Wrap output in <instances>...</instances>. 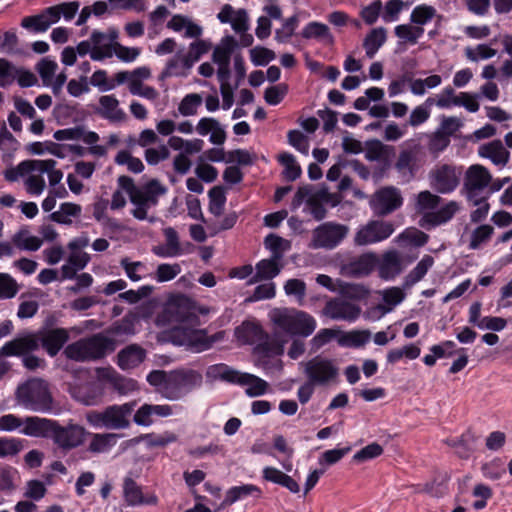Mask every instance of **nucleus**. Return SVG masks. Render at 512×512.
<instances>
[{"mask_svg": "<svg viewBox=\"0 0 512 512\" xmlns=\"http://www.w3.org/2000/svg\"><path fill=\"white\" fill-rule=\"evenodd\" d=\"M119 189L116 190L111 199L110 207L118 210L126 205V198L121 190H124L130 198L134 208L132 215L138 220H149L148 211L158 203V198L166 193V188L157 180H151L143 187H137L132 178L120 176L117 180Z\"/></svg>", "mask_w": 512, "mask_h": 512, "instance_id": "f257e3e1", "label": "nucleus"}, {"mask_svg": "<svg viewBox=\"0 0 512 512\" xmlns=\"http://www.w3.org/2000/svg\"><path fill=\"white\" fill-rule=\"evenodd\" d=\"M78 54L81 57L89 55L93 61H102L115 54L121 61L132 62L140 55V49L111 43L107 34L94 30L87 40L78 43Z\"/></svg>", "mask_w": 512, "mask_h": 512, "instance_id": "f03ea898", "label": "nucleus"}, {"mask_svg": "<svg viewBox=\"0 0 512 512\" xmlns=\"http://www.w3.org/2000/svg\"><path fill=\"white\" fill-rule=\"evenodd\" d=\"M15 399L19 406L36 413H49L53 407L49 384L40 378H32L20 384Z\"/></svg>", "mask_w": 512, "mask_h": 512, "instance_id": "7ed1b4c3", "label": "nucleus"}, {"mask_svg": "<svg viewBox=\"0 0 512 512\" xmlns=\"http://www.w3.org/2000/svg\"><path fill=\"white\" fill-rule=\"evenodd\" d=\"M277 330L289 335L308 337L316 329V320L310 314L295 308H278L270 314Z\"/></svg>", "mask_w": 512, "mask_h": 512, "instance_id": "20e7f679", "label": "nucleus"}, {"mask_svg": "<svg viewBox=\"0 0 512 512\" xmlns=\"http://www.w3.org/2000/svg\"><path fill=\"white\" fill-rule=\"evenodd\" d=\"M115 348L114 339L98 333L69 344L65 348L64 354L71 360L84 362L101 359L106 354L113 352Z\"/></svg>", "mask_w": 512, "mask_h": 512, "instance_id": "39448f33", "label": "nucleus"}, {"mask_svg": "<svg viewBox=\"0 0 512 512\" xmlns=\"http://www.w3.org/2000/svg\"><path fill=\"white\" fill-rule=\"evenodd\" d=\"M137 401L107 406L102 411H90L86 419L95 428L111 430L128 429L131 425L130 417L135 410Z\"/></svg>", "mask_w": 512, "mask_h": 512, "instance_id": "423d86ee", "label": "nucleus"}, {"mask_svg": "<svg viewBox=\"0 0 512 512\" xmlns=\"http://www.w3.org/2000/svg\"><path fill=\"white\" fill-rule=\"evenodd\" d=\"M492 180V175L482 165H471L465 173L463 189L467 200L472 204H478L483 198H488L487 190Z\"/></svg>", "mask_w": 512, "mask_h": 512, "instance_id": "0eeeda50", "label": "nucleus"}, {"mask_svg": "<svg viewBox=\"0 0 512 512\" xmlns=\"http://www.w3.org/2000/svg\"><path fill=\"white\" fill-rule=\"evenodd\" d=\"M303 366L306 378L316 386L327 387L338 381L339 367L331 359L316 356Z\"/></svg>", "mask_w": 512, "mask_h": 512, "instance_id": "6e6552de", "label": "nucleus"}, {"mask_svg": "<svg viewBox=\"0 0 512 512\" xmlns=\"http://www.w3.org/2000/svg\"><path fill=\"white\" fill-rule=\"evenodd\" d=\"M202 383L200 373L193 370H175L170 372L164 397L169 400H178L184 397L195 387Z\"/></svg>", "mask_w": 512, "mask_h": 512, "instance_id": "1a4fd4ad", "label": "nucleus"}, {"mask_svg": "<svg viewBox=\"0 0 512 512\" xmlns=\"http://www.w3.org/2000/svg\"><path fill=\"white\" fill-rule=\"evenodd\" d=\"M349 227L335 222H325L314 229L312 247L315 249H334L348 235Z\"/></svg>", "mask_w": 512, "mask_h": 512, "instance_id": "9d476101", "label": "nucleus"}, {"mask_svg": "<svg viewBox=\"0 0 512 512\" xmlns=\"http://www.w3.org/2000/svg\"><path fill=\"white\" fill-rule=\"evenodd\" d=\"M393 232L391 222L371 220L357 229L353 241L356 246H367L389 238Z\"/></svg>", "mask_w": 512, "mask_h": 512, "instance_id": "9b49d317", "label": "nucleus"}, {"mask_svg": "<svg viewBox=\"0 0 512 512\" xmlns=\"http://www.w3.org/2000/svg\"><path fill=\"white\" fill-rule=\"evenodd\" d=\"M193 309L194 301L191 298L185 295H177L169 300L166 313L172 321L189 327H197L201 322L195 318Z\"/></svg>", "mask_w": 512, "mask_h": 512, "instance_id": "f8f14e48", "label": "nucleus"}, {"mask_svg": "<svg viewBox=\"0 0 512 512\" xmlns=\"http://www.w3.org/2000/svg\"><path fill=\"white\" fill-rule=\"evenodd\" d=\"M461 171L453 165L440 164L430 172L431 187L441 194L453 192L460 182Z\"/></svg>", "mask_w": 512, "mask_h": 512, "instance_id": "ddd939ff", "label": "nucleus"}, {"mask_svg": "<svg viewBox=\"0 0 512 512\" xmlns=\"http://www.w3.org/2000/svg\"><path fill=\"white\" fill-rule=\"evenodd\" d=\"M403 203L400 191L395 187H384L374 193L370 207L378 216H385L398 209Z\"/></svg>", "mask_w": 512, "mask_h": 512, "instance_id": "4468645a", "label": "nucleus"}, {"mask_svg": "<svg viewBox=\"0 0 512 512\" xmlns=\"http://www.w3.org/2000/svg\"><path fill=\"white\" fill-rule=\"evenodd\" d=\"M323 315L336 321L354 322L361 313V308L344 298L329 300L322 311Z\"/></svg>", "mask_w": 512, "mask_h": 512, "instance_id": "2eb2a0df", "label": "nucleus"}, {"mask_svg": "<svg viewBox=\"0 0 512 512\" xmlns=\"http://www.w3.org/2000/svg\"><path fill=\"white\" fill-rule=\"evenodd\" d=\"M377 264V256L373 252L364 253L340 267L343 276L352 278H361L368 276Z\"/></svg>", "mask_w": 512, "mask_h": 512, "instance_id": "dca6fc26", "label": "nucleus"}, {"mask_svg": "<svg viewBox=\"0 0 512 512\" xmlns=\"http://www.w3.org/2000/svg\"><path fill=\"white\" fill-rule=\"evenodd\" d=\"M50 437L63 449H71L79 446L84 441V429L77 425L60 427L54 421V428Z\"/></svg>", "mask_w": 512, "mask_h": 512, "instance_id": "f3484780", "label": "nucleus"}, {"mask_svg": "<svg viewBox=\"0 0 512 512\" xmlns=\"http://www.w3.org/2000/svg\"><path fill=\"white\" fill-rule=\"evenodd\" d=\"M69 392L76 401L88 406L99 403L103 395L101 386L94 381L70 384Z\"/></svg>", "mask_w": 512, "mask_h": 512, "instance_id": "a211bd4d", "label": "nucleus"}, {"mask_svg": "<svg viewBox=\"0 0 512 512\" xmlns=\"http://www.w3.org/2000/svg\"><path fill=\"white\" fill-rule=\"evenodd\" d=\"M43 348L54 357L61 350L69 338L68 331L64 328L42 329L36 333Z\"/></svg>", "mask_w": 512, "mask_h": 512, "instance_id": "6ab92c4d", "label": "nucleus"}, {"mask_svg": "<svg viewBox=\"0 0 512 512\" xmlns=\"http://www.w3.org/2000/svg\"><path fill=\"white\" fill-rule=\"evenodd\" d=\"M378 273L384 280H392L404 269L403 259L397 250H388L377 260Z\"/></svg>", "mask_w": 512, "mask_h": 512, "instance_id": "aec40b11", "label": "nucleus"}, {"mask_svg": "<svg viewBox=\"0 0 512 512\" xmlns=\"http://www.w3.org/2000/svg\"><path fill=\"white\" fill-rule=\"evenodd\" d=\"M38 348V336L31 333L5 343V345L1 348V354L4 356H26Z\"/></svg>", "mask_w": 512, "mask_h": 512, "instance_id": "412c9836", "label": "nucleus"}, {"mask_svg": "<svg viewBox=\"0 0 512 512\" xmlns=\"http://www.w3.org/2000/svg\"><path fill=\"white\" fill-rule=\"evenodd\" d=\"M304 201L306 202L310 214L316 220H322L326 216L323 201L318 199V195L316 193L310 194V190L307 187H300L293 198L292 207L296 209L300 207Z\"/></svg>", "mask_w": 512, "mask_h": 512, "instance_id": "4be33fe9", "label": "nucleus"}, {"mask_svg": "<svg viewBox=\"0 0 512 512\" xmlns=\"http://www.w3.org/2000/svg\"><path fill=\"white\" fill-rule=\"evenodd\" d=\"M173 414V408L170 405L143 404L134 413L133 421L138 426L149 427L153 424V416L169 417Z\"/></svg>", "mask_w": 512, "mask_h": 512, "instance_id": "5701e85b", "label": "nucleus"}, {"mask_svg": "<svg viewBox=\"0 0 512 512\" xmlns=\"http://www.w3.org/2000/svg\"><path fill=\"white\" fill-rule=\"evenodd\" d=\"M53 428V420L37 416H28L23 419V426L20 432L30 437L48 438Z\"/></svg>", "mask_w": 512, "mask_h": 512, "instance_id": "b1692460", "label": "nucleus"}, {"mask_svg": "<svg viewBox=\"0 0 512 512\" xmlns=\"http://www.w3.org/2000/svg\"><path fill=\"white\" fill-rule=\"evenodd\" d=\"M460 210V204L457 201L451 200L441 206L434 212L426 213L422 216L420 225L424 226L429 224L431 226H440L449 222Z\"/></svg>", "mask_w": 512, "mask_h": 512, "instance_id": "393cba45", "label": "nucleus"}, {"mask_svg": "<svg viewBox=\"0 0 512 512\" xmlns=\"http://www.w3.org/2000/svg\"><path fill=\"white\" fill-rule=\"evenodd\" d=\"M165 244L153 248V253L160 257H177L188 252L180 243L177 231L172 227L163 230Z\"/></svg>", "mask_w": 512, "mask_h": 512, "instance_id": "a878e982", "label": "nucleus"}, {"mask_svg": "<svg viewBox=\"0 0 512 512\" xmlns=\"http://www.w3.org/2000/svg\"><path fill=\"white\" fill-rule=\"evenodd\" d=\"M98 114L113 123L124 122L126 113L119 107V100L114 95H103L99 98Z\"/></svg>", "mask_w": 512, "mask_h": 512, "instance_id": "bb28decb", "label": "nucleus"}, {"mask_svg": "<svg viewBox=\"0 0 512 512\" xmlns=\"http://www.w3.org/2000/svg\"><path fill=\"white\" fill-rule=\"evenodd\" d=\"M146 358V351L138 344H131L117 354V363L122 370L138 367Z\"/></svg>", "mask_w": 512, "mask_h": 512, "instance_id": "cd10ccee", "label": "nucleus"}, {"mask_svg": "<svg viewBox=\"0 0 512 512\" xmlns=\"http://www.w3.org/2000/svg\"><path fill=\"white\" fill-rule=\"evenodd\" d=\"M195 130L201 136H206L210 133L209 141L216 145H222L226 140V133L220 122L212 117L201 118Z\"/></svg>", "mask_w": 512, "mask_h": 512, "instance_id": "c85d7f7f", "label": "nucleus"}, {"mask_svg": "<svg viewBox=\"0 0 512 512\" xmlns=\"http://www.w3.org/2000/svg\"><path fill=\"white\" fill-rule=\"evenodd\" d=\"M379 294L383 303L374 307L373 312L378 313L380 317L391 312L406 297L404 290L400 287H390L380 291Z\"/></svg>", "mask_w": 512, "mask_h": 512, "instance_id": "c756f323", "label": "nucleus"}, {"mask_svg": "<svg viewBox=\"0 0 512 512\" xmlns=\"http://www.w3.org/2000/svg\"><path fill=\"white\" fill-rule=\"evenodd\" d=\"M479 155L488 158L496 166L504 167L510 158V153L500 140H493L479 147Z\"/></svg>", "mask_w": 512, "mask_h": 512, "instance_id": "7c9ffc66", "label": "nucleus"}, {"mask_svg": "<svg viewBox=\"0 0 512 512\" xmlns=\"http://www.w3.org/2000/svg\"><path fill=\"white\" fill-rule=\"evenodd\" d=\"M55 15L48 7L40 14L24 17L21 26L33 32H45L56 23Z\"/></svg>", "mask_w": 512, "mask_h": 512, "instance_id": "2f4dec72", "label": "nucleus"}, {"mask_svg": "<svg viewBox=\"0 0 512 512\" xmlns=\"http://www.w3.org/2000/svg\"><path fill=\"white\" fill-rule=\"evenodd\" d=\"M167 27L175 32L185 30L186 38H198L202 35L203 29L194 23L189 17L176 14L167 23Z\"/></svg>", "mask_w": 512, "mask_h": 512, "instance_id": "473e14b6", "label": "nucleus"}, {"mask_svg": "<svg viewBox=\"0 0 512 512\" xmlns=\"http://www.w3.org/2000/svg\"><path fill=\"white\" fill-rule=\"evenodd\" d=\"M101 377L108 380L120 395H127L138 389L136 381L119 375L113 369H103Z\"/></svg>", "mask_w": 512, "mask_h": 512, "instance_id": "72a5a7b5", "label": "nucleus"}, {"mask_svg": "<svg viewBox=\"0 0 512 512\" xmlns=\"http://www.w3.org/2000/svg\"><path fill=\"white\" fill-rule=\"evenodd\" d=\"M279 261L273 257L259 261L255 266V275L249 280V284L276 277L281 271Z\"/></svg>", "mask_w": 512, "mask_h": 512, "instance_id": "f704fd0d", "label": "nucleus"}, {"mask_svg": "<svg viewBox=\"0 0 512 512\" xmlns=\"http://www.w3.org/2000/svg\"><path fill=\"white\" fill-rule=\"evenodd\" d=\"M124 496L126 502L130 506H137L143 504L154 505L157 503V497L154 495L144 497L142 495L141 489L132 479H126L124 482Z\"/></svg>", "mask_w": 512, "mask_h": 512, "instance_id": "c9c22d12", "label": "nucleus"}, {"mask_svg": "<svg viewBox=\"0 0 512 512\" xmlns=\"http://www.w3.org/2000/svg\"><path fill=\"white\" fill-rule=\"evenodd\" d=\"M238 384L247 386L245 392L249 397L262 396L269 389L268 382L250 373H242Z\"/></svg>", "mask_w": 512, "mask_h": 512, "instance_id": "e433bc0d", "label": "nucleus"}, {"mask_svg": "<svg viewBox=\"0 0 512 512\" xmlns=\"http://www.w3.org/2000/svg\"><path fill=\"white\" fill-rule=\"evenodd\" d=\"M434 259L430 255H425L405 277L403 287L411 288L424 278L428 270L433 266Z\"/></svg>", "mask_w": 512, "mask_h": 512, "instance_id": "4c0bfd02", "label": "nucleus"}, {"mask_svg": "<svg viewBox=\"0 0 512 512\" xmlns=\"http://www.w3.org/2000/svg\"><path fill=\"white\" fill-rule=\"evenodd\" d=\"M386 29L383 27L374 28L364 39L363 47L368 58H373L379 48L386 41Z\"/></svg>", "mask_w": 512, "mask_h": 512, "instance_id": "58836bf2", "label": "nucleus"}, {"mask_svg": "<svg viewBox=\"0 0 512 512\" xmlns=\"http://www.w3.org/2000/svg\"><path fill=\"white\" fill-rule=\"evenodd\" d=\"M82 208L80 205L65 202L62 203L59 209L50 215V218L60 224H71L72 218L79 217L81 215Z\"/></svg>", "mask_w": 512, "mask_h": 512, "instance_id": "ea45409f", "label": "nucleus"}, {"mask_svg": "<svg viewBox=\"0 0 512 512\" xmlns=\"http://www.w3.org/2000/svg\"><path fill=\"white\" fill-rule=\"evenodd\" d=\"M249 495H255L256 497H260V488L253 484H245L241 486L232 487L226 492V496L222 503V506L231 505L235 503L237 500Z\"/></svg>", "mask_w": 512, "mask_h": 512, "instance_id": "a19ab883", "label": "nucleus"}, {"mask_svg": "<svg viewBox=\"0 0 512 512\" xmlns=\"http://www.w3.org/2000/svg\"><path fill=\"white\" fill-rule=\"evenodd\" d=\"M262 328L254 323H243L236 329V336L241 343L254 344L263 338Z\"/></svg>", "mask_w": 512, "mask_h": 512, "instance_id": "79ce46f5", "label": "nucleus"}, {"mask_svg": "<svg viewBox=\"0 0 512 512\" xmlns=\"http://www.w3.org/2000/svg\"><path fill=\"white\" fill-rule=\"evenodd\" d=\"M442 198L428 190L421 191L416 198L415 210L422 214L434 212V210L441 203Z\"/></svg>", "mask_w": 512, "mask_h": 512, "instance_id": "37998d69", "label": "nucleus"}, {"mask_svg": "<svg viewBox=\"0 0 512 512\" xmlns=\"http://www.w3.org/2000/svg\"><path fill=\"white\" fill-rule=\"evenodd\" d=\"M12 243L20 250L37 251L42 246L43 240L31 236L28 230L22 229L13 235Z\"/></svg>", "mask_w": 512, "mask_h": 512, "instance_id": "c03bdc74", "label": "nucleus"}, {"mask_svg": "<svg viewBox=\"0 0 512 512\" xmlns=\"http://www.w3.org/2000/svg\"><path fill=\"white\" fill-rule=\"evenodd\" d=\"M211 48V44L205 40H197L189 45V51L184 55V65L186 68H192L193 65L206 54Z\"/></svg>", "mask_w": 512, "mask_h": 512, "instance_id": "a18cd8bd", "label": "nucleus"}, {"mask_svg": "<svg viewBox=\"0 0 512 512\" xmlns=\"http://www.w3.org/2000/svg\"><path fill=\"white\" fill-rule=\"evenodd\" d=\"M277 159L283 165V174L288 181H294L300 177L302 172L301 167L292 154L283 152L278 155Z\"/></svg>", "mask_w": 512, "mask_h": 512, "instance_id": "49530a36", "label": "nucleus"}, {"mask_svg": "<svg viewBox=\"0 0 512 512\" xmlns=\"http://www.w3.org/2000/svg\"><path fill=\"white\" fill-rule=\"evenodd\" d=\"M35 163L40 164L39 169H35V172L47 173L50 187L57 186L62 178L63 173L61 170L56 169L57 162L53 159L35 160Z\"/></svg>", "mask_w": 512, "mask_h": 512, "instance_id": "de8ad7c7", "label": "nucleus"}, {"mask_svg": "<svg viewBox=\"0 0 512 512\" xmlns=\"http://www.w3.org/2000/svg\"><path fill=\"white\" fill-rule=\"evenodd\" d=\"M203 103V98L198 93H190L183 97L178 105V112L183 117L194 116Z\"/></svg>", "mask_w": 512, "mask_h": 512, "instance_id": "09e8293b", "label": "nucleus"}, {"mask_svg": "<svg viewBox=\"0 0 512 512\" xmlns=\"http://www.w3.org/2000/svg\"><path fill=\"white\" fill-rule=\"evenodd\" d=\"M393 147L383 144L379 140L367 142L366 158L370 161L385 160L393 152Z\"/></svg>", "mask_w": 512, "mask_h": 512, "instance_id": "8fccbe9b", "label": "nucleus"}, {"mask_svg": "<svg viewBox=\"0 0 512 512\" xmlns=\"http://www.w3.org/2000/svg\"><path fill=\"white\" fill-rule=\"evenodd\" d=\"M184 57L177 54L171 59L168 60L165 69L162 72L161 77L167 78V77H185L187 76L190 68H186L184 65Z\"/></svg>", "mask_w": 512, "mask_h": 512, "instance_id": "3c124183", "label": "nucleus"}, {"mask_svg": "<svg viewBox=\"0 0 512 512\" xmlns=\"http://www.w3.org/2000/svg\"><path fill=\"white\" fill-rule=\"evenodd\" d=\"M177 436L172 432H164L163 434L148 433L138 437L137 441H144L149 448L164 447L170 443H174Z\"/></svg>", "mask_w": 512, "mask_h": 512, "instance_id": "603ef678", "label": "nucleus"}, {"mask_svg": "<svg viewBox=\"0 0 512 512\" xmlns=\"http://www.w3.org/2000/svg\"><path fill=\"white\" fill-rule=\"evenodd\" d=\"M302 37L306 39H326L329 42L333 41L329 27L320 22H310L302 30Z\"/></svg>", "mask_w": 512, "mask_h": 512, "instance_id": "864d4df0", "label": "nucleus"}, {"mask_svg": "<svg viewBox=\"0 0 512 512\" xmlns=\"http://www.w3.org/2000/svg\"><path fill=\"white\" fill-rule=\"evenodd\" d=\"M39 165L35 163V160L22 161L15 168L5 171V179L10 182L17 181L20 177H25L27 174L35 172V169H39Z\"/></svg>", "mask_w": 512, "mask_h": 512, "instance_id": "5fc2aeb1", "label": "nucleus"}, {"mask_svg": "<svg viewBox=\"0 0 512 512\" xmlns=\"http://www.w3.org/2000/svg\"><path fill=\"white\" fill-rule=\"evenodd\" d=\"M437 15L436 9L427 4H421L416 6L410 15V20L412 23L421 27L428 22H430Z\"/></svg>", "mask_w": 512, "mask_h": 512, "instance_id": "6e6d98bb", "label": "nucleus"}, {"mask_svg": "<svg viewBox=\"0 0 512 512\" xmlns=\"http://www.w3.org/2000/svg\"><path fill=\"white\" fill-rule=\"evenodd\" d=\"M20 288L21 286L10 274L0 273V300L14 298Z\"/></svg>", "mask_w": 512, "mask_h": 512, "instance_id": "4d7b16f0", "label": "nucleus"}, {"mask_svg": "<svg viewBox=\"0 0 512 512\" xmlns=\"http://www.w3.org/2000/svg\"><path fill=\"white\" fill-rule=\"evenodd\" d=\"M424 29L419 26L401 24L395 27V35L404 42L416 44L423 35Z\"/></svg>", "mask_w": 512, "mask_h": 512, "instance_id": "13d9d810", "label": "nucleus"}, {"mask_svg": "<svg viewBox=\"0 0 512 512\" xmlns=\"http://www.w3.org/2000/svg\"><path fill=\"white\" fill-rule=\"evenodd\" d=\"M208 374L228 382L238 383L242 372L234 370L225 364H217L209 368Z\"/></svg>", "mask_w": 512, "mask_h": 512, "instance_id": "bf43d9fd", "label": "nucleus"}, {"mask_svg": "<svg viewBox=\"0 0 512 512\" xmlns=\"http://www.w3.org/2000/svg\"><path fill=\"white\" fill-rule=\"evenodd\" d=\"M494 228L491 225H480L474 229L470 236L469 248L476 250L485 244L492 236Z\"/></svg>", "mask_w": 512, "mask_h": 512, "instance_id": "052dcab7", "label": "nucleus"}, {"mask_svg": "<svg viewBox=\"0 0 512 512\" xmlns=\"http://www.w3.org/2000/svg\"><path fill=\"white\" fill-rule=\"evenodd\" d=\"M24 185L28 194L39 196L43 193L46 187L43 173L32 172L27 174L24 180Z\"/></svg>", "mask_w": 512, "mask_h": 512, "instance_id": "680f3d73", "label": "nucleus"}, {"mask_svg": "<svg viewBox=\"0 0 512 512\" xmlns=\"http://www.w3.org/2000/svg\"><path fill=\"white\" fill-rule=\"evenodd\" d=\"M433 103L434 100L428 98L423 105L415 107L409 116L408 124L412 127H416L426 122L430 117L429 107L433 105Z\"/></svg>", "mask_w": 512, "mask_h": 512, "instance_id": "e2e57ef3", "label": "nucleus"}, {"mask_svg": "<svg viewBox=\"0 0 512 512\" xmlns=\"http://www.w3.org/2000/svg\"><path fill=\"white\" fill-rule=\"evenodd\" d=\"M265 246L272 252V257L280 260L282 258V253L289 249L290 243L289 241L283 239L280 236L270 234L265 238Z\"/></svg>", "mask_w": 512, "mask_h": 512, "instance_id": "0e129e2a", "label": "nucleus"}, {"mask_svg": "<svg viewBox=\"0 0 512 512\" xmlns=\"http://www.w3.org/2000/svg\"><path fill=\"white\" fill-rule=\"evenodd\" d=\"M209 211L215 216H220L224 211L226 196L221 187H213L209 191Z\"/></svg>", "mask_w": 512, "mask_h": 512, "instance_id": "69168bd1", "label": "nucleus"}, {"mask_svg": "<svg viewBox=\"0 0 512 512\" xmlns=\"http://www.w3.org/2000/svg\"><path fill=\"white\" fill-rule=\"evenodd\" d=\"M115 162L118 165H126L128 170L132 173H140L144 169L143 162L139 158L132 156L131 153L126 150L117 153Z\"/></svg>", "mask_w": 512, "mask_h": 512, "instance_id": "338daca9", "label": "nucleus"}, {"mask_svg": "<svg viewBox=\"0 0 512 512\" xmlns=\"http://www.w3.org/2000/svg\"><path fill=\"white\" fill-rule=\"evenodd\" d=\"M416 162V155L412 150H403L400 152L396 161L395 168L402 174L412 175Z\"/></svg>", "mask_w": 512, "mask_h": 512, "instance_id": "774afa93", "label": "nucleus"}]
</instances>
